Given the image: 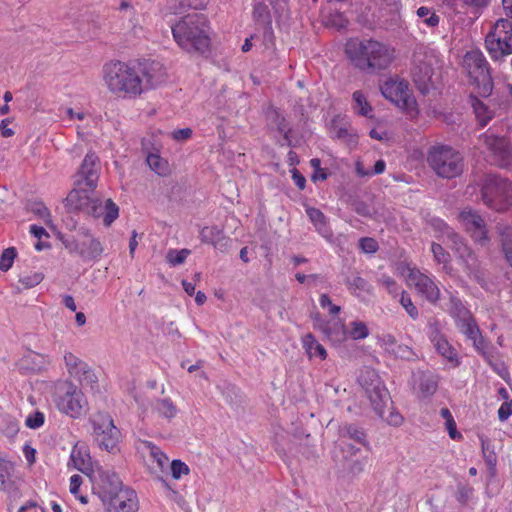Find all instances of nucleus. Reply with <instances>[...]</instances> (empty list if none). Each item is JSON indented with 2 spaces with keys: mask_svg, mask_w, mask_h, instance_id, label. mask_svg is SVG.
<instances>
[{
  "mask_svg": "<svg viewBox=\"0 0 512 512\" xmlns=\"http://www.w3.org/2000/svg\"><path fill=\"white\" fill-rule=\"evenodd\" d=\"M165 80V74L158 63L111 61L103 67V81L107 89L121 98H135L145 90Z\"/></svg>",
  "mask_w": 512,
  "mask_h": 512,
  "instance_id": "f257e3e1",
  "label": "nucleus"
},
{
  "mask_svg": "<svg viewBox=\"0 0 512 512\" xmlns=\"http://www.w3.org/2000/svg\"><path fill=\"white\" fill-rule=\"evenodd\" d=\"M346 54L359 69L375 71L386 69L393 59V52L375 40L351 39L346 43Z\"/></svg>",
  "mask_w": 512,
  "mask_h": 512,
  "instance_id": "f03ea898",
  "label": "nucleus"
},
{
  "mask_svg": "<svg viewBox=\"0 0 512 512\" xmlns=\"http://www.w3.org/2000/svg\"><path fill=\"white\" fill-rule=\"evenodd\" d=\"M171 30L177 45L189 53H203L209 47L206 20L198 13L184 16L171 25Z\"/></svg>",
  "mask_w": 512,
  "mask_h": 512,
  "instance_id": "7ed1b4c3",
  "label": "nucleus"
},
{
  "mask_svg": "<svg viewBox=\"0 0 512 512\" xmlns=\"http://www.w3.org/2000/svg\"><path fill=\"white\" fill-rule=\"evenodd\" d=\"M52 400L61 414L72 419L84 417L90 409L82 389L68 380L55 384Z\"/></svg>",
  "mask_w": 512,
  "mask_h": 512,
  "instance_id": "20e7f679",
  "label": "nucleus"
},
{
  "mask_svg": "<svg viewBox=\"0 0 512 512\" xmlns=\"http://www.w3.org/2000/svg\"><path fill=\"white\" fill-rule=\"evenodd\" d=\"M380 91L383 97L401 109L409 119L418 117V105L406 80L397 76L390 77L380 85Z\"/></svg>",
  "mask_w": 512,
  "mask_h": 512,
  "instance_id": "39448f33",
  "label": "nucleus"
},
{
  "mask_svg": "<svg viewBox=\"0 0 512 512\" xmlns=\"http://www.w3.org/2000/svg\"><path fill=\"white\" fill-rule=\"evenodd\" d=\"M462 68L475 84L477 93L481 97L491 94L493 84L489 74L488 62L478 49L467 51L462 60Z\"/></svg>",
  "mask_w": 512,
  "mask_h": 512,
  "instance_id": "423d86ee",
  "label": "nucleus"
},
{
  "mask_svg": "<svg viewBox=\"0 0 512 512\" xmlns=\"http://www.w3.org/2000/svg\"><path fill=\"white\" fill-rule=\"evenodd\" d=\"M427 161L437 175L443 178H453L463 171L462 155L450 146H433L428 153Z\"/></svg>",
  "mask_w": 512,
  "mask_h": 512,
  "instance_id": "0eeeda50",
  "label": "nucleus"
},
{
  "mask_svg": "<svg viewBox=\"0 0 512 512\" xmlns=\"http://www.w3.org/2000/svg\"><path fill=\"white\" fill-rule=\"evenodd\" d=\"M446 310L455 319L456 326L460 332L472 341L475 349L480 353H484V339L481 336L475 320L471 316L469 310L462 304L460 299L455 296H451Z\"/></svg>",
  "mask_w": 512,
  "mask_h": 512,
  "instance_id": "6e6552de",
  "label": "nucleus"
},
{
  "mask_svg": "<svg viewBox=\"0 0 512 512\" xmlns=\"http://www.w3.org/2000/svg\"><path fill=\"white\" fill-rule=\"evenodd\" d=\"M484 203L496 211H505L512 204V184L498 176L486 177L482 187Z\"/></svg>",
  "mask_w": 512,
  "mask_h": 512,
  "instance_id": "1a4fd4ad",
  "label": "nucleus"
},
{
  "mask_svg": "<svg viewBox=\"0 0 512 512\" xmlns=\"http://www.w3.org/2000/svg\"><path fill=\"white\" fill-rule=\"evenodd\" d=\"M398 271L404 277L409 287H414L418 294L430 303H436L440 297V289L435 280L427 274L422 273L410 264H401Z\"/></svg>",
  "mask_w": 512,
  "mask_h": 512,
  "instance_id": "9d476101",
  "label": "nucleus"
},
{
  "mask_svg": "<svg viewBox=\"0 0 512 512\" xmlns=\"http://www.w3.org/2000/svg\"><path fill=\"white\" fill-rule=\"evenodd\" d=\"M485 44L494 59L512 54V21L499 19L487 34Z\"/></svg>",
  "mask_w": 512,
  "mask_h": 512,
  "instance_id": "9b49d317",
  "label": "nucleus"
},
{
  "mask_svg": "<svg viewBox=\"0 0 512 512\" xmlns=\"http://www.w3.org/2000/svg\"><path fill=\"white\" fill-rule=\"evenodd\" d=\"M63 244L70 253L77 254L85 261L99 260L104 252L100 240L87 229H80L72 238L63 240Z\"/></svg>",
  "mask_w": 512,
  "mask_h": 512,
  "instance_id": "f8f14e48",
  "label": "nucleus"
},
{
  "mask_svg": "<svg viewBox=\"0 0 512 512\" xmlns=\"http://www.w3.org/2000/svg\"><path fill=\"white\" fill-rule=\"evenodd\" d=\"M439 60L436 55L417 56L412 70L413 80L422 93H428L438 80Z\"/></svg>",
  "mask_w": 512,
  "mask_h": 512,
  "instance_id": "ddd939ff",
  "label": "nucleus"
},
{
  "mask_svg": "<svg viewBox=\"0 0 512 512\" xmlns=\"http://www.w3.org/2000/svg\"><path fill=\"white\" fill-rule=\"evenodd\" d=\"M92 484V492L106 506L116 493L123 488L119 477L112 472L98 468L89 478Z\"/></svg>",
  "mask_w": 512,
  "mask_h": 512,
  "instance_id": "4468645a",
  "label": "nucleus"
},
{
  "mask_svg": "<svg viewBox=\"0 0 512 512\" xmlns=\"http://www.w3.org/2000/svg\"><path fill=\"white\" fill-rule=\"evenodd\" d=\"M94 434L99 446L108 452H115L120 440V431L107 413H98L92 420Z\"/></svg>",
  "mask_w": 512,
  "mask_h": 512,
  "instance_id": "2eb2a0df",
  "label": "nucleus"
},
{
  "mask_svg": "<svg viewBox=\"0 0 512 512\" xmlns=\"http://www.w3.org/2000/svg\"><path fill=\"white\" fill-rule=\"evenodd\" d=\"M431 225L435 231L440 233L439 237L443 238L446 244L455 250L466 267L469 270L472 269L475 266L476 259L463 240L441 219H432Z\"/></svg>",
  "mask_w": 512,
  "mask_h": 512,
  "instance_id": "dca6fc26",
  "label": "nucleus"
},
{
  "mask_svg": "<svg viewBox=\"0 0 512 512\" xmlns=\"http://www.w3.org/2000/svg\"><path fill=\"white\" fill-rule=\"evenodd\" d=\"M358 381L365 390L373 408L380 411V404L383 401H389V394L377 372L370 368H364L360 372Z\"/></svg>",
  "mask_w": 512,
  "mask_h": 512,
  "instance_id": "f3484780",
  "label": "nucleus"
},
{
  "mask_svg": "<svg viewBox=\"0 0 512 512\" xmlns=\"http://www.w3.org/2000/svg\"><path fill=\"white\" fill-rule=\"evenodd\" d=\"M481 152L492 158L498 165L506 164L510 155V145L505 137H498L488 130L479 139Z\"/></svg>",
  "mask_w": 512,
  "mask_h": 512,
  "instance_id": "a211bd4d",
  "label": "nucleus"
},
{
  "mask_svg": "<svg viewBox=\"0 0 512 512\" xmlns=\"http://www.w3.org/2000/svg\"><path fill=\"white\" fill-rule=\"evenodd\" d=\"M65 366L69 375L80 382L85 387L94 388L98 382V377L94 370L79 357L71 352L64 355Z\"/></svg>",
  "mask_w": 512,
  "mask_h": 512,
  "instance_id": "6ab92c4d",
  "label": "nucleus"
},
{
  "mask_svg": "<svg viewBox=\"0 0 512 512\" xmlns=\"http://www.w3.org/2000/svg\"><path fill=\"white\" fill-rule=\"evenodd\" d=\"M428 338L439 355L448 361L453 367L460 365V357L456 349L449 343L437 322H431L428 326Z\"/></svg>",
  "mask_w": 512,
  "mask_h": 512,
  "instance_id": "aec40b11",
  "label": "nucleus"
},
{
  "mask_svg": "<svg viewBox=\"0 0 512 512\" xmlns=\"http://www.w3.org/2000/svg\"><path fill=\"white\" fill-rule=\"evenodd\" d=\"M143 449L154 463L149 467L150 473L161 482L165 489L172 490L167 481L168 465L170 463L168 456L159 447L148 441L143 442Z\"/></svg>",
  "mask_w": 512,
  "mask_h": 512,
  "instance_id": "412c9836",
  "label": "nucleus"
},
{
  "mask_svg": "<svg viewBox=\"0 0 512 512\" xmlns=\"http://www.w3.org/2000/svg\"><path fill=\"white\" fill-rule=\"evenodd\" d=\"M312 319L314 329L321 331L333 344L346 341L347 327L342 319L333 317L325 321L318 313L313 314Z\"/></svg>",
  "mask_w": 512,
  "mask_h": 512,
  "instance_id": "4be33fe9",
  "label": "nucleus"
},
{
  "mask_svg": "<svg viewBox=\"0 0 512 512\" xmlns=\"http://www.w3.org/2000/svg\"><path fill=\"white\" fill-rule=\"evenodd\" d=\"M459 220L471 237L480 245H486L489 241L486 226L482 217L470 208L463 209L459 214Z\"/></svg>",
  "mask_w": 512,
  "mask_h": 512,
  "instance_id": "5701e85b",
  "label": "nucleus"
},
{
  "mask_svg": "<svg viewBox=\"0 0 512 512\" xmlns=\"http://www.w3.org/2000/svg\"><path fill=\"white\" fill-rule=\"evenodd\" d=\"M95 188L85 186L82 182L74 181V188L66 197V206L71 210L84 211L87 213L92 204Z\"/></svg>",
  "mask_w": 512,
  "mask_h": 512,
  "instance_id": "b1692460",
  "label": "nucleus"
},
{
  "mask_svg": "<svg viewBox=\"0 0 512 512\" xmlns=\"http://www.w3.org/2000/svg\"><path fill=\"white\" fill-rule=\"evenodd\" d=\"M72 465L75 469L87 475L89 478L98 468V465H94L90 456L89 447L84 442H77L70 453V459L68 466Z\"/></svg>",
  "mask_w": 512,
  "mask_h": 512,
  "instance_id": "393cba45",
  "label": "nucleus"
},
{
  "mask_svg": "<svg viewBox=\"0 0 512 512\" xmlns=\"http://www.w3.org/2000/svg\"><path fill=\"white\" fill-rule=\"evenodd\" d=\"M107 512H136L138 510V498L134 490L123 487L106 506Z\"/></svg>",
  "mask_w": 512,
  "mask_h": 512,
  "instance_id": "a878e982",
  "label": "nucleus"
},
{
  "mask_svg": "<svg viewBox=\"0 0 512 512\" xmlns=\"http://www.w3.org/2000/svg\"><path fill=\"white\" fill-rule=\"evenodd\" d=\"M87 214L96 219H102L105 226H110L119 216L118 206L111 200L94 198Z\"/></svg>",
  "mask_w": 512,
  "mask_h": 512,
  "instance_id": "bb28decb",
  "label": "nucleus"
},
{
  "mask_svg": "<svg viewBox=\"0 0 512 512\" xmlns=\"http://www.w3.org/2000/svg\"><path fill=\"white\" fill-rule=\"evenodd\" d=\"M98 158L94 153H88L76 175L75 182H82L85 186L96 188L98 182Z\"/></svg>",
  "mask_w": 512,
  "mask_h": 512,
  "instance_id": "cd10ccee",
  "label": "nucleus"
},
{
  "mask_svg": "<svg viewBox=\"0 0 512 512\" xmlns=\"http://www.w3.org/2000/svg\"><path fill=\"white\" fill-rule=\"evenodd\" d=\"M340 447L344 454L343 457L350 462L348 467L349 472L353 475H358L363 472L368 462L367 455H362L359 447L344 441H341Z\"/></svg>",
  "mask_w": 512,
  "mask_h": 512,
  "instance_id": "c85d7f7f",
  "label": "nucleus"
},
{
  "mask_svg": "<svg viewBox=\"0 0 512 512\" xmlns=\"http://www.w3.org/2000/svg\"><path fill=\"white\" fill-rule=\"evenodd\" d=\"M301 343L309 359L319 358L325 360L327 351L322 344L311 334L307 333L301 338Z\"/></svg>",
  "mask_w": 512,
  "mask_h": 512,
  "instance_id": "c756f323",
  "label": "nucleus"
},
{
  "mask_svg": "<svg viewBox=\"0 0 512 512\" xmlns=\"http://www.w3.org/2000/svg\"><path fill=\"white\" fill-rule=\"evenodd\" d=\"M306 213L316 230L326 239L332 237L331 229L328 227L325 215L316 208L308 207Z\"/></svg>",
  "mask_w": 512,
  "mask_h": 512,
  "instance_id": "7c9ffc66",
  "label": "nucleus"
},
{
  "mask_svg": "<svg viewBox=\"0 0 512 512\" xmlns=\"http://www.w3.org/2000/svg\"><path fill=\"white\" fill-rule=\"evenodd\" d=\"M417 23L418 25H425L427 28L434 29L438 27L440 17L435 11L426 6H421L416 10Z\"/></svg>",
  "mask_w": 512,
  "mask_h": 512,
  "instance_id": "2f4dec72",
  "label": "nucleus"
},
{
  "mask_svg": "<svg viewBox=\"0 0 512 512\" xmlns=\"http://www.w3.org/2000/svg\"><path fill=\"white\" fill-rule=\"evenodd\" d=\"M438 387L436 376L432 374L422 373L419 377L418 394L422 398L433 395Z\"/></svg>",
  "mask_w": 512,
  "mask_h": 512,
  "instance_id": "473e14b6",
  "label": "nucleus"
},
{
  "mask_svg": "<svg viewBox=\"0 0 512 512\" xmlns=\"http://www.w3.org/2000/svg\"><path fill=\"white\" fill-rule=\"evenodd\" d=\"M13 463L0 459V490L9 491L14 485Z\"/></svg>",
  "mask_w": 512,
  "mask_h": 512,
  "instance_id": "72a5a7b5",
  "label": "nucleus"
},
{
  "mask_svg": "<svg viewBox=\"0 0 512 512\" xmlns=\"http://www.w3.org/2000/svg\"><path fill=\"white\" fill-rule=\"evenodd\" d=\"M154 410L158 416L167 420H172L178 414V408L169 398L159 399L155 402Z\"/></svg>",
  "mask_w": 512,
  "mask_h": 512,
  "instance_id": "f704fd0d",
  "label": "nucleus"
},
{
  "mask_svg": "<svg viewBox=\"0 0 512 512\" xmlns=\"http://www.w3.org/2000/svg\"><path fill=\"white\" fill-rule=\"evenodd\" d=\"M29 210L33 213L45 226L52 231L56 230L50 211L42 202H34L29 206Z\"/></svg>",
  "mask_w": 512,
  "mask_h": 512,
  "instance_id": "c9c22d12",
  "label": "nucleus"
},
{
  "mask_svg": "<svg viewBox=\"0 0 512 512\" xmlns=\"http://www.w3.org/2000/svg\"><path fill=\"white\" fill-rule=\"evenodd\" d=\"M146 162L150 169L159 176H166L170 172L168 161L162 158L158 153H149Z\"/></svg>",
  "mask_w": 512,
  "mask_h": 512,
  "instance_id": "e433bc0d",
  "label": "nucleus"
},
{
  "mask_svg": "<svg viewBox=\"0 0 512 512\" xmlns=\"http://www.w3.org/2000/svg\"><path fill=\"white\" fill-rule=\"evenodd\" d=\"M472 106L476 118L481 126L487 125V123L494 117V111L482 100L472 98Z\"/></svg>",
  "mask_w": 512,
  "mask_h": 512,
  "instance_id": "4c0bfd02",
  "label": "nucleus"
},
{
  "mask_svg": "<svg viewBox=\"0 0 512 512\" xmlns=\"http://www.w3.org/2000/svg\"><path fill=\"white\" fill-rule=\"evenodd\" d=\"M354 112L364 117H372V106L361 91H355L352 95Z\"/></svg>",
  "mask_w": 512,
  "mask_h": 512,
  "instance_id": "58836bf2",
  "label": "nucleus"
},
{
  "mask_svg": "<svg viewBox=\"0 0 512 512\" xmlns=\"http://www.w3.org/2000/svg\"><path fill=\"white\" fill-rule=\"evenodd\" d=\"M499 233L501 236L502 250L504 252L505 259L512 268V226L499 228Z\"/></svg>",
  "mask_w": 512,
  "mask_h": 512,
  "instance_id": "ea45409f",
  "label": "nucleus"
},
{
  "mask_svg": "<svg viewBox=\"0 0 512 512\" xmlns=\"http://www.w3.org/2000/svg\"><path fill=\"white\" fill-rule=\"evenodd\" d=\"M200 239L204 243L212 244L217 246L223 239V231L217 226L204 227L200 231Z\"/></svg>",
  "mask_w": 512,
  "mask_h": 512,
  "instance_id": "a19ab883",
  "label": "nucleus"
},
{
  "mask_svg": "<svg viewBox=\"0 0 512 512\" xmlns=\"http://www.w3.org/2000/svg\"><path fill=\"white\" fill-rule=\"evenodd\" d=\"M369 335L367 325L362 321H352L349 323L346 331V340H361L365 339Z\"/></svg>",
  "mask_w": 512,
  "mask_h": 512,
  "instance_id": "79ce46f5",
  "label": "nucleus"
},
{
  "mask_svg": "<svg viewBox=\"0 0 512 512\" xmlns=\"http://www.w3.org/2000/svg\"><path fill=\"white\" fill-rule=\"evenodd\" d=\"M383 340L386 345V349L392 351L395 354V356L407 360L413 358L414 353L408 346L398 345L396 349L392 347L396 344V342L394 337H392L391 335L384 337Z\"/></svg>",
  "mask_w": 512,
  "mask_h": 512,
  "instance_id": "37998d69",
  "label": "nucleus"
},
{
  "mask_svg": "<svg viewBox=\"0 0 512 512\" xmlns=\"http://www.w3.org/2000/svg\"><path fill=\"white\" fill-rule=\"evenodd\" d=\"M189 466L179 459L172 460L168 465V476L173 480L179 481L184 476L189 475Z\"/></svg>",
  "mask_w": 512,
  "mask_h": 512,
  "instance_id": "c03bdc74",
  "label": "nucleus"
},
{
  "mask_svg": "<svg viewBox=\"0 0 512 512\" xmlns=\"http://www.w3.org/2000/svg\"><path fill=\"white\" fill-rule=\"evenodd\" d=\"M389 401H383L381 405V410L378 411L377 409H374L375 412L381 417L383 420H385L388 424L392 426H399L403 422V417L393 409H388L387 411L384 409Z\"/></svg>",
  "mask_w": 512,
  "mask_h": 512,
  "instance_id": "a18cd8bd",
  "label": "nucleus"
},
{
  "mask_svg": "<svg viewBox=\"0 0 512 512\" xmlns=\"http://www.w3.org/2000/svg\"><path fill=\"white\" fill-rule=\"evenodd\" d=\"M323 20L325 21L326 25L341 29L344 28L347 25L346 18L339 13L338 11H335V13H328L327 8H325L322 12Z\"/></svg>",
  "mask_w": 512,
  "mask_h": 512,
  "instance_id": "49530a36",
  "label": "nucleus"
},
{
  "mask_svg": "<svg viewBox=\"0 0 512 512\" xmlns=\"http://www.w3.org/2000/svg\"><path fill=\"white\" fill-rule=\"evenodd\" d=\"M64 113L66 115V118H68L69 120L86 121L87 127L90 126V124L96 123L94 117H92V115L89 114L85 110H75L73 108H65Z\"/></svg>",
  "mask_w": 512,
  "mask_h": 512,
  "instance_id": "de8ad7c7",
  "label": "nucleus"
},
{
  "mask_svg": "<svg viewBox=\"0 0 512 512\" xmlns=\"http://www.w3.org/2000/svg\"><path fill=\"white\" fill-rule=\"evenodd\" d=\"M348 288L357 297L362 296L363 293L370 292L369 284L361 277H353L351 280H349Z\"/></svg>",
  "mask_w": 512,
  "mask_h": 512,
  "instance_id": "09e8293b",
  "label": "nucleus"
},
{
  "mask_svg": "<svg viewBox=\"0 0 512 512\" xmlns=\"http://www.w3.org/2000/svg\"><path fill=\"white\" fill-rule=\"evenodd\" d=\"M190 250L188 249H170L167 252L166 260L172 266L181 265L185 262L186 258L190 255Z\"/></svg>",
  "mask_w": 512,
  "mask_h": 512,
  "instance_id": "8fccbe9b",
  "label": "nucleus"
},
{
  "mask_svg": "<svg viewBox=\"0 0 512 512\" xmlns=\"http://www.w3.org/2000/svg\"><path fill=\"white\" fill-rule=\"evenodd\" d=\"M30 233L38 239L37 243L35 244V248L38 251H41L48 247V244L46 242H42V238H48L49 234L46 231V229L42 226H38L36 224H33L30 226Z\"/></svg>",
  "mask_w": 512,
  "mask_h": 512,
  "instance_id": "3c124183",
  "label": "nucleus"
},
{
  "mask_svg": "<svg viewBox=\"0 0 512 512\" xmlns=\"http://www.w3.org/2000/svg\"><path fill=\"white\" fill-rule=\"evenodd\" d=\"M400 304L412 319L415 320L418 318V309L413 304L411 297L405 291H401Z\"/></svg>",
  "mask_w": 512,
  "mask_h": 512,
  "instance_id": "603ef678",
  "label": "nucleus"
},
{
  "mask_svg": "<svg viewBox=\"0 0 512 512\" xmlns=\"http://www.w3.org/2000/svg\"><path fill=\"white\" fill-rule=\"evenodd\" d=\"M431 250L434 256V259L437 263L443 264L444 268L447 267V264L450 261V255L447 253L443 247L439 244L433 243L431 246Z\"/></svg>",
  "mask_w": 512,
  "mask_h": 512,
  "instance_id": "864d4df0",
  "label": "nucleus"
},
{
  "mask_svg": "<svg viewBox=\"0 0 512 512\" xmlns=\"http://www.w3.org/2000/svg\"><path fill=\"white\" fill-rule=\"evenodd\" d=\"M43 280L42 273L34 272L20 277L19 282L24 288H33Z\"/></svg>",
  "mask_w": 512,
  "mask_h": 512,
  "instance_id": "5fc2aeb1",
  "label": "nucleus"
},
{
  "mask_svg": "<svg viewBox=\"0 0 512 512\" xmlns=\"http://www.w3.org/2000/svg\"><path fill=\"white\" fill-rule=\"evenodd\" d=\"M16 251L14 248H8L4 250L0 258V270L8 271L14 262Z\"/></svg>",
  "mask_w": 512,
  "mask_h": 512,
  "instance_id": "6e6d98bb",
  "label": "nucleus"
},
{
  "mask_svg": "<svg viewBox=\"0 0 512 512\" xmlns=\"http://www.w3.org/2000/svg\"><path fill=\"white\" fill-rule=\"evenodd\" d=\"M45 415L42 412H34L26 417L25 424L31 429H38L44 424Z\"/></svg>",
  "mask_w": 512,
  "mask_h": 512,
  "instance_id": "4d7b16f0",
  "label": "nucleus"
},
{
  "mask_svg": "<svg viewBox=\"0 0 512 512\" xmlns=\"http://www.w3.org/2000/svg\"><path fill=\"white\" fill-rule=\"evenodd\" d=\"M319 303L323 309L328 310V312L333 316L337 315L341 311L340 306L333 304L330 297L326 294H322L320 296Z\"/></svg>",
  "mask_w": 512,
  "mask_h": 512,
  "instance_id": "13d9d810",
  "label": "nucleus"
},
{
  "mask_svg": "<svg viewBox=\"0 0 512 512\" xmlns=\"http://www.w3.org/2000/svg\"><path fill=\"white\" fill-rule=\"evenodd\" d=\"M380 283L387 289V291L396 296L399 292V287L397 283L390 276L382 275L380 278Z\"/></svg>",
  "mask_w": 512,
  "mask_h": 512,
  "instance_id": "bf43d9fd",
  "label": "nucleus"
},
{
  "mask_svg": "<svg viewBox=\"0 0 512 512\" xmlns=\"http://www.w3.org/2000/svg\"><path fill=\"white\" fill-rule=\"evenodd\" d=\"M512 415V400L504 401L498 409V418L500 421H506Z\"/></svg>",
  "mask_w": 512,
  "mask_h": 512,
  "instance_id": "052dcab7",
  "label": "nucleus"
},
{
  "mask_svg": "<svg viewBox=\"0 0 512 512\" xmlns=\"http://www.w3.org/2000/svg\"><path fill=\"white\" fill-rule=\"evenodd\" d=\"M345 435H347L350 439H353L358 443H364L365 434L362 430H359L356 427H348L345 431Z\"/></svg>",
  "mask_w": 512,
  "mask_h": 512,
  "instance_id": "680f3d73",
  "label": "nucleus"
},
{
  "mask_svg": "<svg viewBox=\"0 0 512 512\" xmlns=\"http://www.w3.org/2000/svg\"><path fill=\"white\" fill-rule=\"evenodd\" d=\"M360 247L366 253H374L378 244L373 238H363L360 240Z\"/></svg>",
  "mask_w": 512,
  "mask_h": 512,
  "instance_id": "e2e57ef3",
  "label": "nucleus"
},
{
  "mask_svg": "<svg viewBox=\"0 0 512 512\" xmlns=\"http://www.w3.org/2000/svg\"><path fill=\"white\" fill-rule=\"evenodd\" d=\"M445 427L451 439L459 440L462 438L461 433L457 431V426L454 419H448V421L445 422Z\"/></svg>",
  "mask_w": 512,
  "mask_h": 512,
  "instance_id": "0e129e2a",
  "label": "nucleus"
},
{
  "mask_svg": "<svg viewBox=\"0 0 512 512\" xmlns=\"http://www.w3.org/2000/svg\"><path fill=\"white\" fill-rule=\"evenodd\" d=\"M191 135H192V130L190 128L177 129L171 133L172 138L176 141L187 140L191 137Z\"/></svg>",
  "mask_w": 512,
  "mask_h": 512,
  "instance_id": "69168bd1",
  "label": "nucleus"
},
{
  "mask_svg": "<svg viewBox=\"0 0 512 512\" xmlns=\"http://www.w3.org/2000/svg\"><path fill=\"white\" fill-rule=\"evenodd\" d=\"M81 484H82L81 476H79L77 474L72 475L70 478V485H69L70 493L74 496H77V494L79 493Z\"/></svg>",
  "mask_w": 512,
  "mask_h": 512,
  "instance_id": "338daca9",
  "label": "nucleus"
},
{
  "mask_svg": "<svg viewBox=\"0 0 512 512\" xmlns=\"http://www.w3.org/2000/svg\"><path fill=\"white\" fill-rule=\"evenodd\" d=\"M9 120L4 119L0 122V132L1 135L5 138L11 137L14 135V130L8 127Z\"/></svg>",
  "mask_w": 512,
  "mask_h": 512,
  "instance_id": "774afa93",
  "label": "nucleus"
}]
</instances>
